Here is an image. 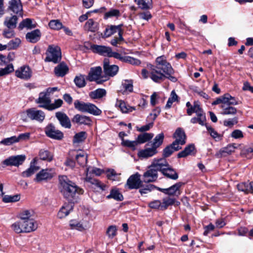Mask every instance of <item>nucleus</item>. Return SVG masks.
Returning <instances> with one entry per match:
<instances>
[{
  "instance_id": "obj_1",
  "label": "nucleus",
  "mask_w": 253,
  "mask_h": 253,
  "mask_svg": "<svg viewBox=\"0 0 253 253\" xmlns=\"http://www.w3.org/2000/svg\"><path fill=\"white\" fill-rule=\"evenodd\" d=\"M156 66H150V78L156 83H160L165 79L166 75L173 74L174 70L164 56L157 57Z\"/></svg>"
},
{
  "instance_id": "obj_2",
  "label": "nucleus",
  "mask_w": 253,
  "mask_h": 253,
  "mask_svg": "<svg viewBox=\"0 0 253 253\" xmlns=\"http://www.w3.org/2000/svg\"><path fill=\"white\" fill-rule=\"evenodd\" d=\"M60 190L64 198L70 203L76 202L79 195L84 193V190L80 188L66 176L59 177Z\"/></svg>"
},
{
  "instance_id": "obj_3",
  "label": "nucleus",
  "mask_w": 253,
  "mask_h": 253,
  "mask_svg": "<svg viewBox=\"0 0 253 253\" xmlns=\"http://www.w3.org/2000/svg\"><path fill=\"white\" fill-rule=\"evenodd\" d=\"M164 139V134L163 133L157 134L153 141L149 142L146 144V146H151V147L147 148L140 151L139 153V157L144 158H148L158 153L157 149L163 144Z\"/></svg>"
},
{
  "instance_id": "obj_4",
  "label": "nucleus",
  "mask_w": 253,
  "mask_h": 253,
  "mask_svg": "<svg viewBox=\"0 0 253 253\" xmlns=\"http://www.w3.org/2000/svg\"><path fill=\"white\" fill-rule=\"evenodd\" d=\"M74 104L75 108L81 112L88 113L94 116H99L102 113V111L92 103L76 100Z\"/></svg>"
},
{
  "instance_id": "obj_5",
  "label": "nucleus",
  "mask_w": 253,
  "mask_h": 253,
  "mask_svg": "<svg viewBox=\"0 0 253 253\" xmlns=\"http://www.w3.org/2000/svg\"><path fill=\"white\" fill-rule=\"evenodd\" d=\"M159 160L155 159L151 165L149 167L148 169L143 175V181L145 183H149L155 181L158 178V171H160Z\"/></svg>"
},
{
  "instance_id": "obj_6",
  "label": "nucleus",
  "mask_w": 253,
  "mask_h": 253,
  "mask_svg": "<svg viewBox=\"0 0 253 253\" xmlns=\"http://www.w3.org/2000/svg\"><path fill=\"white\" fill-rule=\"evenodd\" d=\"M46 57L44 61L52 62L54 64L59 63L62 58L61 51L60 48L53 44L48 45L46 51Z\"/></svg>"
},
{
  "instance_id": "obj_7",
  "label": "nucleus",
  "mask_w": 253,
  "mask_h": 253,
  "mask_svg": "<svg viewBox=\"0 0 253 253\" xmlns=\"http://www.w3.org/2000/svg\"><path fill=\"white\" fill-rule=\"evenodd\" d=\"M21 117L24 121H26L27 118H28L31 120H35L42 123L44 120L45 115L42 110H37L35 108H31L22 112Z\"/></svg>"
},
{
  "instance_id": "obj_8",
  "label": "nucleus",
  "mask_w": 253,
  "mask_h": 253,
  "mask_svg": "<svg viewBox=\"0 0 253 253\" xmlns=\"http://www.w3.org/2000/svg\"><path fill=\"white\" fill-rule=\"evenodd\" d=\"M159 165L160 171L168 178L172 180H176L178 178V174L176 170L170 166L165 159H160Z\"/></svg>"
},
{
  "instance_id": "obj_9",
  "label": "nucleus",
  "mask_w": 253,
  "mask_h": 253,
  "mask_svg": "<svg viewBox=\"0 0 253 253\" xmlns=\"http://www.w3.org/2000/svg\"><path fill=\"white\" fill-rule=\"evenodd\" d=\"M102 70L101 67L97 66L92 67L86 77V80L89 82H96L97 84H100L106 80H101L104 76L102 75Z\"/></svg>"
},
{
  "instance_id": "obj_10",
  "label": "nucleus",
  "mask_w": 253,
  "mask_h": 253,
  "mask_svg": "<svg viewBox=\"0 0 253 253\" xmlns=\"http://www.w3.org/2000/svg\"><path fill=\"white\" fill-rule=\"evenodd\" d=\"M45 133L48 137L56 140H61L64 136L63 132L56 129L52 124H49L45 127Z\"/></svg>"
},
{
  "instance_id": "obj_11",
  "label": "nucleus",
  "mask_w": 253,
  "mask_h": 253,
  "mask_svg": "<svg viewBox=\"0 0 253 253\" xmlns=\"http://www.w3.org/2000/svg\"><path fill=\"white\" fill-rule=\"evenodd\" d=\"M140 176L138 172L131 175L127 180L126 186L129 189H137L142 187L143 181L141 180Z\"/></svg>"
},
{
  "instance_id": "obj_12",
  "label": "nucleus",
  "mask_w": 253,
  "mask_h": 253,
  "mask_svg": "<svg viewBox=\"0 0 253 253\" xmlns=\"http://www.w3.org/2000/svg\"><path fill=\"white\" fill-rule=\"evenodd\" d=\"M25 160L26 156L24 155L12 156L4 160L2 163L6 166L18 167L21 165Z\"/></svg>"
},
{
  "instance_id": "obj_13",
  "label": "nucleus",
  "mask_w": 253,
  "mask_h": 253,
  "mask_svg": "<svg viewBox=\"0 0 253 253\" xmlns=\"http://www.w3.org/2000/svg\"><path fill=\"white\" fill-rule=\"evenodd\" d=\"M175 140L172 142L173 145H183L186 143V135L184 130L180 127L177 128L173 134Z\"/></svg>"
},
{
  "instance_id": "obj_14",
  "label": "nucleus",
  "mask_w": 253,
  "mask_h": 253,
  "mask_svg": "<svg viewBox=\"0 0 253 253\" xmlns=\"http://www.w3.org/2000/svg\"><path fill=\"white\" fill-rule=\"evenodd\" d=\"M103 70L106 76L114 77L117 74L119 67L115 65H110L109 59L105 58L103 61Z\"/></svg>"
},
{
  "instance_id": "obj_15",
  "label": "nucleus",
  "mask_w": 253,
  "mask_h": 253,
  "mask_svg": "<svg viewBox=\"0 0 253 253\" xmlns=\"http://www.w3.org/2000/svg\"><path fill=\"white\" fill-rule=\"evenodd\" d=\"M53 177V172L52 169H43L36 174L34 179L35 181L41 182L42 181H47Z\"/></svg>"
},
{
  "instance_id": "obj_16",
  "label": "nucleus",
  "mask_w": 253,
  "mask_h": 253,
  "mask_svg": "<svg viewBox=\"0 0 253 253\" xmlns=\"http://www.w3.org/2000/svg\"><path fill=\"white\" fill-rule=\"evenodd\" d=\"M184 184L183 183L179 182L175 184L172 185L168 188H161L160 187L157 188L159 191L170 196H178L180 195L179 188Z\"/></svg>"
},
{
  "instance_id": "obj_17",
  "label": "nucleus",
  "mask_w": 253,
  "mask_h": 253,
  "mask_svg": "<svg viewBox=\"0 0 253 253\" xmlns=\"http://www.w3.org/2000/svg\"><path fill=\"white\" fill-rule=\"evenodd\" d=\"M36 102L42 104L39 105L40 107L47 109V106H49L51 102L49 95L46 91L40 92L39 98L36 100Z\"/></svg>"
},
{
  "instance_id": "obj_18",
  "label": "nucleus",
  "mask_w": 253,
  "mask_h": 253,
  "mask_svg": "<svg viewBox=\"0 0 253 253\" xmlns=\"http://www.w3.org/2000/svg\"><path fill=\"white\" fill-rule=\"evenodd\" d=\"M55 117L59 121L62 126L66 128H70L71 127L70 120L65 113L57 112L55 113Z\"/></svg>"
},
{
  "instance_id": "obj_19",
  "label": "nucleus",
  "mask_w": 253,
  "mask_h": 253,
  "mask_svg": "<svg viewBox=\"0 0 253 253\" xmlns=\"http://www.w3.org/2000/svg\"><path fill=\"white\" fill-rule=\"evenodd\" d=\"M15 75L19 78L27 80L31 77L32 71L29 66H24L16 70Z\"/></svg>"
},
{
  "instance_id": "obj_20",
  "label": "nucleus",
  "mask_w": 253,
  "mask_h": 253,
  "mask_svg": "<svg viewBox=\"0 0 253 253\" xmlns=\"http://www.w3.org/2000/svg\"><path fill=\"white\" fill-rule=\"evenodd\" d=\"M91 49L94 53L99 54L103 56L109 57L111 48L104 45L92 44L90 46Z\"/></svg>"
},
{
  "instance_id": "obj_21",
  "label": "nucleus",
  "mask_w": 253,
  "mask_h": 253,
  "mask_svg": "<svg viewBox=\"0 0 253 253\" xmlns=\"http://www.w3.org/2000/svg\"><path fill=\"white\" fill-rule=\"evenodd\" d=\"M73 123L78 124L79 125H84L87 126H90L91 125L92 121L89 117L80 115H75L72 120Z\"/></svg>"
},
{
  "instance_id": "obj_22",
  "label": "nucleus",
  "mask_w": 253,
  "mask_h": 253,
  "mask_svg": "<svg viewBox=\"0 0 253 253\" xmlns=\"http://www.w3.org/2000/svg\"><path fill=\"white\" fill-rule=\"evenodd\" d=\"M86 176L85 177V180L87 182H90V183L94 185H96L97 186L99 184V182L94 178H92L88 176V172L92 173L95 174L96 175H100L103 172V170L99 168H93L91 170L89 169V168H87L86 169Z\"/></svg>"
},
{
  "instance_id": "obj_23",
  "label": "nucleus",
  "mask_w": 253,
  "mask_h": 253,
  "mask_svg": "<svg viewBox=\"0 0 253 253\" xmlns=\"http://www.w3.org/2000/svg\"><path fill=\"white\" fill-rule=\"evenodd\" d=\"M69 71V68L67 64L64 62L60 63L54 69V73L56 76L63 77L65 76Z\"/></svg>"
},
{
  "instance_id": "obj_24",
  "label": "nucleus",
  "mask_w": 253,
  "mask_h": 253,
  "mask_svg": "<svg viewBox=\"0 0 253 253\" xmlns=\"http://www.w3.org/2000/svg\"><path fill=\"white\" fill-rule=\"evenodd\" d=\"M123 24H120L118 25H108L106 28L103 38H108L113 35L114 34L118 32L119 33V31H123L124 30L122 29Z\"/></svg>"
},
{
  "instance_id": "obj_25",
  "label": "nucleus",
  "mask_w": 253,
  "mask_h": 253,
  "mask_svg": "<svg viewBox=\"0 0 253 253\" xmlns=\"http://www.w3.org/2000/svg\"><path fill=\"white\" fill-rule=\"evenodd\" d=\"M237 148L236 144H231L228 145L226 147L221 149L216 154L218 158L226 157L227 155L231 154L235 151V149Z\"/></svg>"
},
{
  "instance_id": "obj_26",
  "label": "nucleus",
  "mask_w": 253,
  "mask_h": 253,
  "mask_svg": "<svg viewBox=\"0 0 253 253\" xmlns=\"http://www.w3.org/2000/svg\"><path fill=\"white\" fill-rule=\"evenodd\" d=\"M37 158H34L30 163V168L25 171L22 172L21 175L23 177H29L34 174L40 169L39 167L36 166Z\"/></svg>"
},
{
  "instance_id": "obj_27",
  "label": "nucleus",
  "mask_w": 253,
  "mask_h": 253,
  "mask_svg": "<svg viewBox=\"0 0 253 253\" xmlns=\"http://www.w3.org/2000/svg\"><path fill=\"white\" fill-rule=\"evenodd\" d=\"M8 9L14 13H19L22 16V5L20 0H11L9 1Z\"/></svg>"
},
{
  "instance_id": "obj_28",
  "label": "nucleus",
  "mask_w": 253,
  "mask_h": 253,
  "mask_svg": "<svg viewBox=\"0 0 253 253\" xmlns=\"http://www.w3.org/2000/svg\"><path fill=\"white\" fill-rule=\"evenodd\" d=\"M41 33L40 30L36 29L30 32H28L26 35V39L30 42L36 43L41 39Z\"/></svg>"
},
{
  "instance_id": "obj_29",
  "label": "nucleus",
  "mask_w": 253,
  "mask_h": 253,
  "mask_svg": "<svg viewBox=\"0 0 253 253\" xmlns=\"http://www.w3.org/2000/svg\"><path fill=\"white\" fill-rule=\"evenodd\" d=\"M196 152V149L194 144H190L185 147L184 150L177 155L178 158H185L189 155H194Z\"/></svg>"
},
{
  "instance_id": "obj_30",
  "label": "nucleus",
  "mask_w": 253,
  "mask_h": 253,
  "mask_svg": "<svg viewBox=\"0 0 253 253\" xmlns=\"http://www.w3.org/2000/svg\"><path fill=\"white\" fill-rule=\"evenodd\" d=\"M196 114L197 117L192 118L190 120V122L194 124L198 123L201 126H206V114L204 112L203 110L201 112H198V113H196Z\"/></svg>"
},
{
  "instance_id": "obj_31",
  "label": "nucleus",
  "mask_w": 253,
  "mask_h": 253,
  "mask_svg": "<svg viewBox=\"0 0 253 253\" xmlns=\"http://www.w3.org/2000/svg\"><path fill=\"white\" fill-rule=\"evenodd\" d=\"M18 21V17L17 15H13L10 17H6L5 18L3 24L8 29H15L16 27Z\"/></svg>"
},
{
  "instance_id": "obj_32",
  "label": "nucleus",
  "mask_w": 253,
  "mask_h": 253,
  "mask_svg": "<svg viewBox=\"0 0 253 253\" xmlns=\"http://www.w3.org/2000/svg\"><path fill=\"white\" fill-rule=\"evenodd\" d=\"M181 149L180 146L173 145L172 143L167 146L163 152V159L169 157L174 151H178Z\"/></svg>"
},
{
  "instance_id": "obj_33",
  "label": "nucleus",
  "mask_w": 253,
  "mask_h": 253,
  "mask_svg": "<svg viewBox=\"0 0 253 253\" xmlns=\"http://www.w3.org/2000/svg\"><path fill=\"white\" fill-rule=\"evenodd\" d=\"M73 203L64 204L58 212L57 216L60 218H62L67 216L73 208Z\"/></svg>"
},
{
  "instance_id": "obj_34",
  "label": "nucleus",
  "mask_w": 253,
  "mask_h": 253,
  "mask_svg": "<svg viewBox=\"0 0 253 253\" xmlns=\"http://www.w3.org/2000/svg\"><path fill=\"white\" fill-rule=\"evenodd\" d=\"M239 191L246 193H253V181L251 182H243L237 185Z\"/></svg>"
},
{
  "instance_id": "obj_35",
  "label": "nucleus",
  "mask_w": 253,
  "mask_h": 253,
  "mask_svg": "<svg viewBox=\"0 0 253 253\" xmlns=\"http://www.w3.org/2000/svg\"><path fill=\"white\" fill-rule=\"evenodd\" d=\"M106 90L104 88H98L89 93V96L93 99H101L106 95Z\"/></svg>"
},
{
  "instance_id": "obj_36",
  "label": "nucleus",
  "mask_w": 253,
  "mask_h": 253,
  "mask_svg": "<svg viewBox=\"0 0 253 253\" xmlns=\"http://www.w3.org/2000/svg\"><path fill=\"white\" fill-rule=\"evenodd\" d=\"M220 107L222 110L221 114L223 115H234L238 112L236 108L227 105L226 104H221Z\"/></svg>"
},
{
  "instance_id": "obj_37",
  "label": "nucleus",
  "mask_w": 253,
  "mask_h": 253,
  "mask_svg": "<svg viewBox=\"0 0 253 253\" xmlns=\"http://www.w3.org/2000/svg\"><path fill=\"white\" fill-rule=\"evenodd\" d=\"M107 199H113L117 201H122L124 199L123 195L116 188H113L109 195L107 196Z\"/></svg>"
},
{
  "instance_id": "obj_38",
  "label": "nucleus",
  "mask_w": 253,
  "mask_h": 253,
  "mask_svg": "<svg viewBox=\"0 0 253 253\" xmlns=\"http://www.w3.org/2000/svg\"><path fill=\"white\" fill-rule=\"evenodd\" d=\"M84 27L85 30L95 32L98 29V23L94 22L92 19H89L85 23Z\"/></svg>"
},
{
  "instance_id": "obj_39",
  "label": "nucleus",
  "mask_w": 253,
  "mask_h": 253,
  "mask_svg": "<svg viewBox=\"0 0 253 253\" xmlns=\"http://www.w3.org/2000/svg\"><path fill=\"white\" fill-rule=\"evenodd\" d=\"M116 106H118L121 111L124 113L131 112L135 110V107L126 105V103L122 100H118Z\"/></svg>"
},
{
  "instance_id": "obj_40",
  "label": "nucleus",
  "mask_w": 253,
  "mask_h": 253,
  "mask_svg": "<svg viewBox=\"0 0 253 253\" xmlns=\"http://www.w3.org/2000/svg\"><path fill=\"white\" fill-rule=\"evenodd\" d=\"M36 27V25L35 24H33L32 19L30 18H26L19 23L18 29L20 30H22L24 28H26L28 29H32L35 28Z\"/></svg>"
},
{
  "instance_id": "obj_41",
  "label": "nucleus",
  "mask_w": 253,
  "mask_h": 253,
  "mask_svg": "<svg viewBox=\"0 0 253 253\" xmlns=\"http://www.w3.org/2000/svg\"><path fill=\"white\" fill-rule=\"evenodd\" d=\"M23 222L24 227L30 228L24 231V232H30L35 231L38 228V224L34 220H23Z\"/></svg>"
},
{
  "instance_id": "obj_42",
  "label": "nucleus",
  "mask_w": 253,
  "mask_h": 253,
  "mask_svg": "<svg viewBox=\"0 0 253 253\" xmlns=\"http://www.w3.org/2000/svg\"><path fill=\"white\" fill-rule=\"evenodd\" d=\"M76 155V160L80 166L84 167L87 163V155L82 151H78Z\"/></svg>"
},
{
  "instance_id": "obj_43",
  "label": "nucleus",
  "mask_w": 253,
  "mask_h": 253,
  "mask_svg": "<svg viewBox=\"0 0 253 253\" xmlns=\"http://www.w3.org/2000/svg\"><path fill=\"white\" fill-rule=\"evenodd\" d=\"M139 8L142 9H149L152 7V0H134Z\"/></svg>"
},
{
  "instance_id": "obj_44",
  "label": "nucleus",
  "mask_w": 253,
  "mask_h": 253,
  "mask_svg": "<svg viewBox=\"0 0 253 253\" xmlns=\"http://www.w3.org/2000/svg\"><path fill=\"white\" fill-rule=\"evenodd\" d=\"M153 136V133L144 132L138 135L136 140L138 144H142L151 140Z\"/></svg>"
},
{
  "instance_id": "obj_45",
  "label": "nucleus",
  "mask_w": 253,
  "mask_h": 253,
  "mask_svg": "<svg viewBox=\"0 0 253 253\" xmlns=\"http://www.w3.org/2000/svg\"><path fill=\"white\" fill-rule=\"evenodd\" d=\"M179 98L175 90H173L170 93V97L168 99L165 108L166 109L170 108L173 102H179Z\"/></svg>"
},
{
  "instance_id": "obj_46",
  "label": "nucleus",
  "mask_w": 253,
  "mask_h": 253,
  "mask_svg": "<svg viewBox=\"0 0 253 253\" xmlns=\"http://www.w3.org/2000/svg\"><path fill=\"white\" fill-rule=\"evenodd\" d=\"M40 158L44 161L50 162L53 159L52 154L48 151L44 149H41L39 154Z\"/></svg>"
},
{
  "instance_id": "obj_47",
  "label": "nucleus",
  "mask_w": 253,
  "mask_h": 253,
  "mask_svg": "<svg viewBox=\"0 0 253 253\" xmlns=\"http://www.w3.org/2000/svg\"><path fill=\"white\" fill-rule=\"evenodd\" d=\"M74 82L76 85L79 88L83 87L86 85L85 76L81 74L76 76L74 79Z\"/></svg>"
},
{
  "instance_id": "obj_48",
  "label": "nucleus",
  "mask_w": 253,
  "mask_h": 253,
  "mask_svg": "<svg viewBox=\"0 0 253 253\" xmlns=\"http://www.w3.org/2000/svg\"><path fill=\"white\" fill-rule=\"evenodd\" d=\"M202 111H203V109L200 107V105L195 102L193 106L192 105V106L187 109V113L189 116H191L193 113L196 114Z\"/></svg>"
},
{
  "instance_id": "obj_49",
  "label": "nucleus",
  "mask_w": 253,
  "mask_h": 253,
  "mask_svg": "<svg viewBox=\"0 0 253 253\" xmlns=\"http://www.w3.org/2000/svg\"><path fill=\"white\" fill-rule=\"evenodd\" d=\"M86 138V133L85 131H81L76 133L73 138V142L80 143L84 141Z\"/></svg>"
},
{
  "instance_id": "obj_50",
  "label": "nucleus",
  "mask_w": 253,
  "mask_h": 253,
  "mask_svg": "<svg viewBox=\"0 0 253 253\" xmlns=\"http://www.w3.org/2000/svg\"><path fill=\"white\" fill-rule=\"evenodd\" d=\"M63 103L62 100L58 99L55 100L53 103H49V106H47V110L52 111L60 107Z\"/></svg>"
},
{
  "instance_id": "obj_51",
  "label": "nucleus",
  "mask_w": 253,
  "mask_h": 253,
  "mask_svg": "<svg viewBox=\"0 0 253 253\" xmlns=\"http://www.w3.org/2000/svg\"><path fill=\"white\" fill-rule=\"evenodd\" d=\"M20 196L18 194L15 195H5L2 199L3 202L4 203L15 202L19 201Z\"/></svg>"
},
{
  "instance_id": "obj_52",
  "label": "nucleus",
  "mask_w": 253,
  "mask_h": 253,
  "mask_svg": "<svg viewBox=\"0 0 253 253\" xmlns=\"http://www.w3.org/2000/svg\"><path fill=\"white\" fill-rule=\"evenodd\" d=\"M175 202V199L173 198H168L164 199L162 203V206L161 210H166L169 206L173 205Z\"/></svg>"
},
{
  "instance_id": "obj_53",
  "label": "nucleus",
  "mask_w": 253,
  "mask_h": 253,
  "mask_svg": "<svg viewBox=\"0 0 253 253\" xmlns=\"http://www.w3.org/2000/svg\"><path fill=\"white\" fill-rule=\"evenodd\" d=\"M21 43V40L18 38H16L14 40H11L7 44V49H16Z\"/></svg>"
},
{
  "instance_id": "obj_54",
  "label": "nucleus",
  "mask_w": 253,
  "mask_h": 253,
  "mask_svg": "<svg viewBox=\"0 0 253 253\" xmlns=\"http://www.w3.org/2000/svg\"><path fill=\"white\" fill-rule=\"evenodd\" d=\"M14 71L12 64H8L5 68L0 69V77L8 75Z\"/></svg>"
},
{
  "instance_id": "obj_55",
  "label": "nucleus",
  "mask_w": 253,
  "mask_h": 253,
  "mask_svg": "<svg viewBox=\"0 0 253 253\" xmlns=\"http://www.w3.org/2000/svg\"><path fill=\"white\" fill-rule=\"evenodd\" d=\"M48 26L51 29L55 30H60L63 27L62 23L58 20H51L48 24Z\"/></svg>"
},
{
  "instance_id": "obj_56",
  "label": "nucleus",
  "mask_w": 253,
  "mask_h": 253,
  "mask_svg": "<svg viewBox=\"0 0 253 253\" xmlns=\"http://www.w3.org/2000/svg\"><path fill=\"white\" fill-rule=\"evenodd\" d=\"M124 33L123 31H119V33L118 34V37H115L114 39L111 40L110 43L111 44L115 46H117L118 44H121L123 41H124V39L123 37V35Z\"/></svg>"
},
{
  "instance_id": "obj_57",
  "label": "nucleus",
  "mask_w": 253,
  "mask_h": 253,
  "mask_svg": "<svg viewBox=\"0 0 253 253\" xmlns=\"http://www.w3.org/2000/svg\"><path fill=\"white\" fill-rule=\"evenodd\" d=\"M122 85L126 91L131 92L133 91V83L131 80H124Z\"/></svg>"
},
{
  "instance_id": "obj_58",
  "label": "nucleus",
  "mask_w": 253,
  "mask_h": 253,
  "mask_svg": "<svg viewBox=\"0 0 253 253\" xmlns=\"http://www.w3.org/2000/svg\"><path fill=\"white\" fill-rule=\"evenodd\" d=\"M238 122V118L237 117H234L232 118L225 120L223 121V124L224 126L232 127L235 125H236Z\"/></svg>"
},
{
  "instance_id": "obj_59",
  "label": "nucleus",
  "mask_w": 253,
  "mask_h": 253,
  "mask_svg": "<svg viewBox=\"0 0 253 253\" xmlns=\"http://www.w3.org/2000/svg\"><path fill=\"white\" fill-rule=\"evenodd\" d=\"M122 145L124 146L127 147L135 150L136 146L138 145L137 140L130 141L129 140H123L122 142Z\"/></svg>"
},
{
  "instance_id": "obj_60",
  "label": "nucleus",
  "mask_w": 253,
  "mask_h": 253,
  "mask_svg": "<svg viewBox=\"0 0 253 253\" xmlns=\"http://www.w3.org/2000/svg\"><path fill=\"white\" fill-rule=\"evenodd\" d=\"M16 142H17V136H13L2 139L0 143L1 144L7 146Z\"/></svg>"
},
{
  "instance_id": "obj_61",
  "label": "nucleus",
  "mask_w": 253,
  "mask_h": 253,
  "mask_svg": "<svg viewBox=\"0 0 253 253\" xmlns=\"http://www.w3.org/2000/svg\"><path fill=\"white\" fill-rule=\"evenodd\" d=\"M120 15V12L119 10L116 9H111L109 11L105 13L104 15V18L107 19L113 17H118Z\"/></svg>"
},
{
  "instance_id": "obj_62",
  "label": "nucleus",
  "mask_w": 253,
  "mask_h": 253,
  "mask_svg": "<svg viewBox=\"0 0 253 253\" xmlns=\"http://www.w3.org/2000/svg\"><path fill=\"white\" fill-rule=\"evenodd\" d=\"M117 234V228L115 225L108 227L106 231V235L110 238H113Z\"/></svg>"
},
{
  "instance_id": "obj_63",
  "label": "nucleus",
  "mask_w": 253,
  "mask_h": 253,
  "mask_svg": "<svg viewBox=\"0 0 253 253\" xmlns=\"http://www.w3.org/2000/svg\"><path fill=\"white\" fill-rule=\"evenodd\" d=\"M225 97L228 98L227 100H225V104L226 105L232 106V105L238 104V102L235 98L230 95L229 93H226Z\"/></svg>"
},
{
  "instance_id": "obj_64",
  "label": "nucleus",
  "mask_w": 253,
  "mask_h": 253,
  "mask_svg": "<svg viewBox=\"0 0 253 253\" xmlns=\"http://www.w3.org/2000/svg\"><path fill=\"white\" fill-rule=\"evenodd\" d=\"M124 62L135 65H138L140 64L139 60L129 56H124Z\"/></svg>"
}]
</instances>
